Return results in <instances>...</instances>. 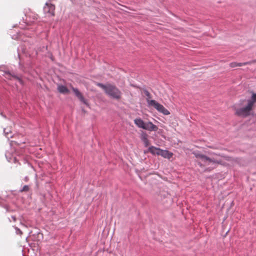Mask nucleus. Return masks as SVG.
I'll list each match as a JSON object with an SVG mask.
<instances>
[{
    "mask_svg": "<svg viewBox=\"0 0 256 256\" xmlns=\"http://www.w3.org/2000/svg\"><path fill=\"white\" fill-rule=\"evenodd\" d=\"M192 154L198 158H200L206 165H209L210 164H222V160L220 154H213L210 157H208L198 151H194Z\"/></svg>",
    "mask_w": 256,
    "mask_h": 256,
    "instance_id": "1",
    "label": "nucleus"
},
{
    "mask_svg": "<svg viewBox=\"0 0 256 256\" xmlns=\"http://www.w3.org/2000/svg\"><path fill=\"white\" fill-rule=\"evenodd\" d=\"M96 85L104 90L106 94L110 97L117 100L121 98L122 92L116 86L112 84L104 85L101 83H98Z\"/></svg>",
    "mask_w": 256,
    "mask_h": 256,
    "instance_id": "2",
    "label": "nucleus"
},
{
    "mask_svg": "<svg viewBox=\"0 0 256 256\" xmlns=\"http://www.w3.org/2000/svg\"><path fill=\"white\" fill-rule=\"evenodd\" d=\"M134 124L139 128H142L148 131H157L158 128L156 126L152 124V122H145L140 118H136L134 120Z\"/></svg>",
    "mask_w": 256,
    "mask_h": 256,
    "instance_id": "3",
    "label": "nucleus"
},
{
    "mask_svg": "<svg viewBox=\"0 0 256 256\" xmlns=\"http://www.w3.org/2000/svg\"><path fill=\"white\" fill-rule=\"evenodd\" d=\"M252 102H247L246 104L243 107L236 108L235 114L238 116L245 118L250 115V112L252 110Z\"/></svg>",
    "mask_w": 256,
    "mask_h": 256,
    "instance_id": "4",
    "label": "nucleus"
},
{
    "mask_svg": "<svg viewBox=\"0 0 256 256\" xmlns=\"http://www.w3.org/2000/svg\"><path fill=\"white\" fill-rule=\"evenodd\" d=\"M147 102L148 106H153L158 112L162 113L163 114L168 115L170 114V112L166 108L155 100H148Z\"/></svg>",
    "mask_w": 256,
    "mask_h": 256,
    "instance_id": "5",
    "label": "nucleus"
},
{
    "mask_svg": "<svg viewBox=\"0 0 256 256\" xmlns=\"http://www.w3.org/2000/svg\"><path fill=\"white\" fill-rule=\"evenodd\" d=\"M55 10L54 4L50 2H46L44 7V11L45 14H48V16H54Z\"/></svg>",
    "mask_w": 256,
    "mask_h": 256,
    "instance_id": "6",
    "label": "nucleus"
},
{
    "mask_svg": "<svg viewBox=\"0 0 256 256\" xmlns=\"http://www.w3.org/2000/svg\"><path fill=\"white\" fill-rule=\"evenodd\" d=\"M72 90L76 96L78 98V100L80 102H83L86 106H89V104L88 102V100L84 98L82 94L78 90V88L72 87Z\"/></svg>",
    "mask_w": 256,
    "mask_h": 256,
    "instance_id": "7",
    "label": "nucleus"
},
{
    "mask_svg": "<svg viewBox=\"0 0 256 256\" xmlns=\"http://www.w3.org/2000/svg\"><path fill=\"white\" fill-rule=\"evenodd\" d=\"M140 139L142 140V142H144V146L146 147H147L148 146H150V143L149 140H148V136L145 132H143L141 134Z\"/></svg>",
    "mask_w": 256,
    "mask_h": 256,
    "instance_id": "8",
    "label": "nucleus"
},
{
    "mask_svg": "<svg viewBox=\"0 0 256 256\" xmlns=\"http://www.w3.org/2000/svg\"><path fill=\"white\" fill-rule=\"evenodd\" d=\"M160 156L164 158L170 159L172 156L173 154L168 150H161Z\"/></svg>",
    "mask_w": 256,
    "mask_h": 256,
    "instance_id": "9",
    "label": "nucleus"
},
{
    "mask_svg": "<svg viewBox=\"0 0 256 256\" xmlns=\"http://www.w3.org/2000/svg\"><path fill=\"white\" fill-rule=\"evenodd\" d=\"M161 150L162 149H160V148H156L154 146H151L149 147V148H148V151L151 154H154V155L156 154L158 156H160Z\"/></svg>",
    "mask_w": 256,
    "mask_h": 256,
    "instance_id": "10",
    "label": "nucleus"
},
{
    "mask_svg": "<svg viewBox=\"0 0 256 256\" xmlns=\"http://www.w3.org/2000/svg\"><path fill=\"white\" fill-rule=\"evenodd\" d=\"M58 90L62 94H66L69 93V90L68 88L63 85H58Z\"/></svg>",
    "mask_w": 256,
    "mask_h": 256,
    "instance_id": "11",
    "label": "nucleus"
},
{
    "mask_svg": "<svg viewBox=\"0 0 256 256\" xmlns=\"http://www.w3.org/2000/svg\"><path fill=\"white\" fill-rule=\"evenodd\" d=\"M251 64L250 62H246L244 63H240V62H232L230 63V66L231 68H235L236 66H246L248 64Z\"/></svg>",
    "mask_w": 256,
    "mask_h": 256,
    "instance_id": "12",
    "label": "nucleus"
},
{
    "mask_svg": "<svg viewBox=\"0 0 256 256\" xmlns=\"http://www.w3.org/2000/svg\"><path fill=\"white\" fill-rule=\"evenodd\" d=\"M247 102H252V106L254 107V103L256 102V94H252V99L248 100Z\"/></svg>",
    "mask_w": 256,
    "mask_h": 256,
    "instance_id": "13",
    "label": "nucleus"
},
{
    "mask_svg": "<svg viewBox=\"0 0 256 256\" xmlns=\"http://www.w3.org/2000/svg\"><path fill=\"white\" fill-rule=\"evenodd\" d=\"M30 190L29 186L28 185H25L20 190V192H28Z\"/></svg>",
    "mask_w": 256,
    "mask_h": 256,
    "instance_id": "14",
    "label": "nucleus"
},
{
    "mask_svg": "<svg viewBox=\"0 0 256 256\" xmlns=\"http://www.w3.org/2000/svg\"><path fill=\"white\" fill-rule=\"evenodd\" d=\"M144 93H145L146 95V96H148V98L147 99V100H149V98H150V93L148 91H147V90H146V91L144 92Z\"/></svg>",
    "mask_w": 256,
    "mask_h": 256,
    "instance_id": "15",
    "label": "nucleus"
},
{
    "mask_svg": "<svg viewBox=\"0 0 256 256\" xmlns=\"http://www.w3.org/2000/svg\"><path fill=\"white\" fill-rule=\"evenodd\" d=\"M15 78H16L20 82H22V80L20 78L17 77H15Z\"/></svg>",
    "mask_w": 256,
    "mask_h": 256,
    "instance_id": "16",
    "label": "nucleus"
},
{
    "mask_svg": "<svg viewBox=\"0 0 256 256\" xmlns=\"http://www.w3.org/2000/svg\"><path fill=\"white\" fill-rule=\"evenodd\" d=\"M52 0H48V1L47 2H52Z\"/></svg>",
    "mask_w": 256,
    "mask_h": 256,
    "instance_id": "17",
    "label": "nucleus"
},
{
    "mask_svg": "<svg viewBox=\"0 0 256 256\" xmlns=\"http://www.w3.org/2000/svg\"><path fill=\"white\" fill-rule=\"evenodd\" d=\"M199 165H200V166H202V164H200V163L199 164Z\"/></svg>",
    "mask_w": 256,
    "mask_h": 256,
    "instance_id": "18",
    "label": "nucleus"
}]
</instances>
